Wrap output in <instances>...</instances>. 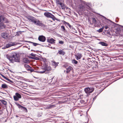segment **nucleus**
Segmentation results:
<instances>
[{"label":"nucleus","instance_id":"obj_1","mask_svg":"<svg viewBox=\"0 0 123 123\" xmlns=\"http://www.w3.org/2000/svg\"><path fill=\"white\" fill-rule=\"evenodd\" d=\"M7 58L10 61L12 62H20L19 58L17 54L15 52L13 53L11 56H8Z\"/></svg>","mask_w":123,"mask_h":123},{"label":"nucleus","instance_id":"obj_2","mask_svg":"<svg viewBox=\"0 0 123 123\" xmlns=\"http://www.w3.org/2000/svg\"><path fill=\"white\" fill-rule=\"evenodd\" d=\"M84 2H82L81 4L79 6L78 8L80 11L81 12L85 10H87L90 8V7L85 4Z\"/></svg>","mask_w":123,"mask_h":123},{"label":"nucleus","instance_id":"obj_3","mask_svg":"<svg viewBox=\"0 0 123 123\" xmlns=\"http://www.w3.org/2000/svg\"><path fill=\"white\" fill-rule=\"evenodd\" d=\"M7 19L3 16H0V29H3L5 28L6 26L4 24V23H7Z\"/></svg>","mask_w":123,"mask_h":123},{"label":"nucleus","instance_id":"obj_4","mask_svg":"<svg viewBox=\"0 0 123 123\" xmlns=\"http://www.w3.org/2000/svg\"><path fill=\"white\" fill-rule=\"evenodd\" d=\"M42 69L43 70V71H40V73H47L48 72L52 70L51 67L46 64L43 65L42 67Z\"/></svg>","mask_w":123,"mask_h":123},{"label":"nucleus","instance_id":"obj_5","mask_svg":"<svg viewBox=\"0 0 123 123\" xmlns=\"http://www.w3.org/2000/svg\"><path fill=\"white\" fill-rule=\"evenodd\" d=\"M63 67L66 68V71H65V70H64V72L65 73L66 72L67 74L69 73L73 69L72 67L67 64H65L63 65Z\"/></svg>","mask_w":123,"mask_h":123},{"label":"nucleus","instance_id":"obj_6","mask_svg":"<svg viewBox=\"0 0 123 123\" xmlns=\"http://www.w3.org/2000/svg\"><path fill=\"white\" fill-rule=\"evenodd\" d=\"M44 15L46 17L48 18H51L54 20H55L56 19V18L53 15L49 12L44 13Z\"/></svg>","mask_w":123,"mask_h":123},{"label":"nucleus","instance_id":"obj_7","mask_svg":"<svg viewBox=\"0 0 123 123\" xmlns=\"http://www.w3.org/2000/svg\"><path fill=\"white\" fill-rule=\"evenodd\" d=\"M94 90V88L93 87H87L84 89V91L87 94L92 93Z\"/></svg>","mask_w":123,"mask_h":123},{"label":"nucleus","instance_id":"obj_8","mask_svg":"<svg viewBox=\"0 0 123 123\" xmlns=\"http://www.w3.org/2000/svg\"><path fill=\"white\" fill-rule=\"evenodd\" d=\"M13 98L15 101H18L19 98H21V95L19 93L16 92L15 93V95L13 96Z\"/></svg>","mask_w":123,"mask_h":123},{"label":"nucleus","instance_id":"obj_9","mask_svg":"<svg viewBox=\"0 0 123 123\" xmlns=\"http://www.w3.org/2000/svg\"><path fill=\"white\" fill-rule=\"evenodd\" d=\"M38 39L40 41L44 42L45 41L46 38L45 36L43 35H40L39 36Z\"/></svg>","mask_w":123,"mask_h":123},{"label":"nucleus","instance_id":"obj_10","mask_svg":"<svg viewBox=\"0 0 123 123\" xmlns=\"http://www.w3.org/2000/svg\"><path fill=\"white\" fill-rule=\"evenodd\" d=\"M1 36L2 38L5 39H7L8 37V34L5 32H3L1 33Z\"/></svg>","mask_w":123,"mask_h":123},{"label":"nucleus","instance_id":"obj_11","mask_svg":"<svg viewBox=\"0 0 123 123\" xmlns=\"http://www.w3.org/2000/svg\"><path fill=\"white\" fill-rule=\"evenodd\" d=\"M15 44V43L14 42H10L8 44L6 45V47H5L3 49H5L6 48H9L12 46L14 45Z\"/></svg>","mask_w":123,"mask_h":123},{"label":"nucleus","instance_id":"obj_12","mask_svg":"<svg viewBox=\"0 0 123 123\" xmlns=\"http://www.w3.org/2000/svg\"><path fill=\"white\" fill-rule=\"evenodd\" d=\"M16 104L17 105V106H18L19 108L20 109L22 110H23L26 112H27V111L25 107L22 106L16 103Z\"/></svg>","mask_w":123,"mask_h":123},{"label":"nucleus","instance_id":"obj_13","mask_svg":"<svg viewBox=\"0 0 123 123\" xmlns=\"http://www.w3.org/2000/svg\"><path fill=\"white\" fill-rule=\"evenodd\" d=\"M75 57L77 60H80L82 56V54L80 53H78L76 55H75Z\"/></svg>","mask_w":123,"mask_h":123},{"label":"nucleus","instance_id":"obj_14","mask_svg":"<svg viewBox=\"0 0 123 123\" xmlns=\"http://www.w3.org/2000/svg\"><path fill=\"white\" fill-rule=\"evenodd\" d=\"M47 40L48 42L51 44H53L55 43V40L52 38L48 39H47Z\"/></svg>","mask_w":123,"mask_h":123},{"label":"nucleus","instance_id":"obj_15","mask_svg":"<svg viewBox=\"0 0 123 123\" xmlns=\"http://www.w3.org/2000/svg\"><path fill=\"white\" fill-rule=\"evenodd\" d=\"M54 78V77H49L48 78V82L49 83L53 84L54 82H53V80Z\"/></svg>","mask_w":123,"mask_h":123},{"label":"nucleus","instance_id":"obj_16","mask_svg":"<svg viewBox=\"0 0 123 123\" xmlns=\"http://www.w3.org/2000/svg\"><path fill=\"white\" fill-rule=\"evenodd\" d=\"M28 19L30 21L34 22V23L36 19L35 18L33 17H28Z\"/></svg>","mask_w":123,"mask_h":123},{"label":"nucleus","instance_id":"obj_17","mask_svg":"<svg viewBox=\"0 0 123 123\" xmlns=\"http://www.w3.org/2000/svg\"><path fill=\"white\" fill-rule=\"evenodd\" d=\"M99 43L103 46H108V44H107L103 42H100Z\"/></svg>","mask_w":123,"mask_h":123},{"label":"nucleus","instance_id":"obj_18","mask_svg":"<svg viewBox=\"0 0 123 123\" xmlns=\"http://www.w3.org/2000/svg\"><path fill=\"white\" fill-rule=\"evenodd\" d=\"M34 23L39 25H41V23L40 21L37 19H36Z\"/></svg>","mask_w":123,"mask_h":123},{"label":"nucleus","instance_id":"obj_19","mask_svg":"<svg viewBox=\"0 0 123 123\" xmlns=\"http://www.w3.org/2000/svg\"><path fill=\"white\" fill-rule=\"evenodd\" d=\"M59 5H60L61 6V8L62 9H65V6L64 4L61 3V4H59Z\"/></svg>","mask_w":123,"mask_h":123},{"label":"nucleus","instance_id":"obj_20","mask_svg":"<svg viewBox=\"0 0 123 123\" xmlns=\"http://www.w3.org/2000/svg\"><path fill=\"white\" fill-rule=\"evenodd\" d=\"M58 53L59 54L62 55H63L65 54L64 52L62 50L59 51Z\"/></svg>","mask_w":123,"mask_h":123},{"label":"nucleus","instance_id":"obj_21","mask_svg":"<svg viewBox=\"0 0 123 123\" xmlns=\"http://www.w3.org/2000/svg\"><path fill=\"white\" fill-rule=\"evenodd\" d=\"M72 62L73 63L77 64L78 63V62L74 59L72 60Z\"/></svg>","mask_w":123,"mask_h":123},{"label":"nucleus","instance_id":"obj_22","mask_svg":"<svg viewBox=\"0 0 123 123\" xmlns=\"http://www.w3.org/2000/svg\"><path fill=\"white\" fill-rule=\"evenodd\" d=\"M1 87L2 88H6L7 87V86L6 84H4L2 85Z\"/></svg>","mask_w":123,"mask_h":123},{"label":"nucleus","instance_id":"obj_23","mask_svg":"<svg viewBox=\"0 0 123 123\" xmlns=\"http://www.w3.org/2000/svg\"><path fill=\"white\" fill-rule=\"evenodd\" d=\"M23 61L25 63H27L29 62V61L28 59L26 58H24L23 59Z\"/></svg>","mask_w":123,"mask_h":123},{"label":"nucleus","instance_id":"obj_24","mask_svg":"<svg viewBox=\"0 0 123 123\" xmlns=\"http://www.w3.org/2000/svg\"><path fill=\"white\" fill-rule=\"evenodd\" d=\"M64 23L66 25L68 26L70 28H71V25L68 23L67 22L65 21H64Z\"/></svg>","mask_w":123,"mask_h":123},{"label":"nucleus","instance_id":"obj_25","mask_svg":"<svg viewBox=\"0 0 123 123\" xmlns=\"http://www.w3.org/2000/svg\"><path fill=\"white\" fill-rule=\"evenodd\" d=\"M52 64L53 65L55 66V67L58 65V63L54 61H52Z\"/></svg>","mask_w":123,"mask_h":123},{"label":"nucleus","instance_id":"obj_26","mask_svg":"<svg viewBox=\"0 0 123 123\" xmlns=\"http://www.w3.org/2000/svg\"><path fill=\"white\" fill-rule=\"evenodd\" d=\"M56 3L57 4H59L62 3L61 2V0H55Z\"/></svg>","mask_w":123,"mask_h":123},{"label":"nucleus","instance_id":"obj_27","mask_svg":"<svg viewBox=\"0 0 123 123\" xmlns=\"http://www.w3.org/2000/svg\"><path fill=\"white\" fill-rule=\"evenodd\" d=\"M104 27V26H103L102 28H101L98 30V32H101L103 30V28Z\"/></svg>","mask_w":123,"mask_h":123},{"label":"nucleus","instance_id":"obj_28","mask_svg":"<svg viewBox=\"0 0 123 123\" xmlns=\"http://www.w3.org/2000/svg\"><path fill=\"white\" fill-rule=\"evenodd\" d=\"M30 42L31 43H32V44L34 46H36L37 45H40L39 44L37 43H35L31 42Z\"/></svg>","mask_w":123,"mask_h":123},{"label":"nucleus","instance_id":"obj_29","mask_svg":"<svg viewBox=\"0 0 123 123\" xmlns=\"http://www.w3.org/2000/svg\"><path fill=\"white\" fill-rule=\"evenodd\" d=\"M2 103L3 104L5 105H6L7 103L4 100H1Z\"/></svg>","mask_w":123,"mask_h":123},{"label":"nucleus","instance_id":"obj_30","mask_svg":"<svg viewBox=\"0 0 123 123\" xmlns=\"http://www.w3.org/2000/svg\"><path fill=\"white\" fill-rule=\"evenodd\" d=\"M61 29L62 31H65V29L64 26H61Z\"/></svg>","mask_w":123,"mask_h":123},{"label":"nucleus","instance_id":"obj_31","mask_svg":"<svg viewBox=\"0 0 123 123\" xmlns=\"http://www.w3.org/2000/svg\"><path fill=\"white\" fill-rule=\"evenodd\" d=\"M24 66L26 69L28 67L29 68H31V67L30 66L26 64H25Z\"/></svg>","mask_w":123,"mask_h":123},{"label":"nucleus","instance_id":"obj_32","mask_svg":"<svg viewBox=\"0 0 123 123\" xmlns=\"http://www.w3.org/2000/svg\"><path fill=\"white\" fill-rule=\"evenodd\" d=\"M93 22V23L95 24L96 23V20L95 19V18H92Z\"/></svg>","mask_w":123,"mask_h":123},{"label":"nucleus","instance_id":"obj_33","mask_svg":"<svg viewBox=\"0 0 123 123\" xmlns=\"http://www.w3.org/2000/svg\"><path fill=\"white\" fill-rule=\"evenodd\" d=\"M6 80H8V81H9V82H10V83H13V82L12 80H10L9 79H6Z\"/></svg>","mask_w":123,"mask_h":123},{"label":"nucleus","instance_id":"obj_34","mask_svg":"<svg viewBox=\"0 0 123 123\" xmlns=\"http://www.w3.org/2000/svg\"><path fill=\"white\" fill-rule=\"evenodd\" d=\"M31 55L32 56H35L36 55L32 53L31 54Z\"/></svg>","mask_w":123,"mask_h":123},{"label":"nucleus","instance_id":"obj_35","mask_svg":"<svg viewBox=\"0 0 123 123\" xmlns=\"http://www.w3.org/2000/svg\"><path fill=\"white\" fill-rule=\"evenodd\" d=\"M29 71H30L31 72H32L34 71L33 69L32 68H31H31H30V70Z\"/></svg>","mask_w":123,"mask_h":123},{"label":"nucleus","instance_id":"obj_36","mask_svg":"<svg viewBox=\"0 0 123 123\" xmlns=\"http://www.w3.org/2000/svg\"><path fill=\"white\" fill-rule=\"evenodd\" d=\"M104 27H105V29H108V26H107V25H105V26Z\"/></svg>","mask_w":123,"mask_h":123},{"label":"nucleus","instance_id":"obj_37","mask_svg":"<svg viewBox=\"0 0 123 123\" xmlns=\"http://www.w3.org/2000/svg\"><path fill=\"white\" fill-rule=\"evenodd\" d=\"M59 43L61 44H63V42L62 41H60L59 42Z\"/></svg>","mask_w":123,"mask_h":123},{"label":"nucleus","instance_id":"obj_38","mask_svg":"<svg viewBox=\"0 0 123 123\" xmlns=\"http://www.w3.org/2000/svg\"><path fill=\"white\" fill-rule=\"evenodd\" d=\"M30 68H29L28 67V68H26V69L28 71H29V70H30Z\"/></svg>","mask_w":123,"mask_h":123},{"label":"nucleus","instance_id":"obj_39","mask_svg":"<svg viewBox=\"0 0 123 123\" xmlns=\"http://www.w3.org/2000/svg\"><path fill=\"white\" fill-rule=\"evenodd\" d=\"M48 47H49V48H51V49H53V47H52V46H51V47H50V46H48Z\"/></svg>","mask_w":123,"mask_h":123},{"label":"nucleus","instance_id":"obj_40","mask_svg":"<svg viewBox=\"0 0 123 123\" xmlns=\"http://www.w3.org/2000/svg\"><path fill=\"white\" fill-rule=\"evenodd\" d=\"M53 105H51V106H49V107L50 108H51V107L53 106Z\"/></svg>","mask_w":123,"mask_h":123},{"label":"nucleus","instance_id":"obj_41","mask_svg":"<svg viewBox=\"0 0 123 123\" xmlns=\"http://www.w3.org/2000/svg\"><path fill=\"white\" fill-rule=\"evenodd\" d=\"M16 117H18V115H16Z\"/></svg>","mask_w":123,"mask_h":123},{"label":"nucleus","instance_id":"obj_42","mask_svg":"<svg viewBox=\"0 0 123 123\" xmlns=\"http://www.w3.org/2000/svg\"><path fill=\"white\" fill-rule=\"evenodd\" d=\"M83 101V100H81L80 101V102H82Z\"/></svg>","mask_w":123,"mask_h":123},{"label":"nucleus","instance_id":"obj_43","mask_svg":"<svg viewBox=\"0 0 123 123\" xmlns=\"http://www.w3.org/2000/svg\"><path fill=\"white\" fill-rule=\"evenodd\" d=\"M76 31H74V32H75L77 33V32H76Z\"/></svg>","mask_w":123,"mask_h":123},{"label":"nucleus","instance_id":"obj_44","mask_svg":"<svg viewBox=\"0 0 123 123\" xmlns=\"http://www.w3.org/2000/svg\"><path fill=\"white\" fill-rule=\"evenodd\" d=\"M84 59H84V58H83V60H84Z\"/></svg>","mask_w":123,"mask_h":123},{"label":"nucleus","instance_id":"obj_45","mask_svg":"<svg viewBox=\"0 0 123 123\" xmlns=\"http://www.w3.org/2000/svg\"><path fill=\"white\" fill-rule=\"evenodd\" d=\"M53 49H55V48L54 47L53 48Z\"/></svg>","mask_w":123,"mask_h":123},{"label":"nucleus","instance_id":"obj_46","mask_svg":"<svg viewBox=\"0 0 123 123\" xmlns=\"http://www.w3.org/2000/svg\"><path fill=\"white\" fill-rule=\"evenodd\" d=\"M34 1H36V0H34Z\"/></svg>","mask_w":123,"mask_h":123},{"label":"nucleus","instance_id":"obj_47","mask_svg":"<svg viewBox=\"0 0 123 123\" xmlns=\"http://www.w3.org/2000/svg\"><path fill=\"white\" fill-rule=\"evenodd\" d=\"M15 123H17V122H16Z\"/></svg>","mask_w":123,"mask_h":123}]
</instances>
